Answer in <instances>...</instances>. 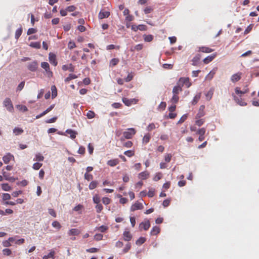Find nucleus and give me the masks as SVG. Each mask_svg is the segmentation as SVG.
Returning a JSON list of instances; mask_svg holds the SVG:
<instances>
[{"label": "nucleus", "instance_id": "7", "mask_svg": "<svg viewBox=\"0 0 259 259\" xmlns=\"http://www.w3.org/2000/svg\"><path fill=\"white\" fill-rule=\"evenodd\" d=\"M49 59L50 62L55 66L57 65L58 62L56 60V56L54 53H50L49 55Z\"/></svg>", "mask_w": 259, "mask_h": 259}, {"label": "nucleus", "instance_id": "37", "mask_svg": "<svg viewBox=\"0 0 259 259\" xmlns=\"http://www.w3.org/2000/svg\"><path fill=\"white\" fill-rule=\"evenodd\" d=\"M83 206L81 204H78L73 209L74 211H77L79 214L81 213V210L83 209Z\"/></svg>", "mask_w": 259, "mask_h": 259}, {"label": "nucleus", "instance_id": "41", "mask_svg": "<svg viewBox=\"0 0 259 259\" xmlns=\"http://www.w3.org/2000/svg\"><path fill=\"white\" fill-rule=\"evenodd\" d=\"M52 226L58 230H60L61 228V225L60 223L57 221H54L52 224Z\"/></svg>", "mask_w": 259, "mask_h": 259}, {"label": "nucleus", "instance_id": "63", "mask_svg": "<svg viewBox=\"0 0 259 259\" xmlns=\"http://www.w3.org/2000/svg\"><path fill=\"white\" fill-rule=\"evenodd\" d=\"M36 31H37L36 29H35V28H29L28 30H27V35H30V34L36 33Z\"/></svg>", "mask_w": 259, "mask_h": 259}, {"label": "nucleus", "instance_id": "48", "mask_svg": "<svg viewBox=\"0 0 259 259\" xmlns=\"http://www.w3.org/2000/svg\"><path fill=\"white\" fill-rule=\"evenodd\" d=\"M95 116V113L93 111H89L87 113V116L89 119H92Z\"/></svg>", "mask_w": 259, "mask_h": 259}, {"label": "nucleus", "instance_id": "32", "mask_svg": "<svg viewBox=\"0 0 259 259\" xmlns=\"http://www.w3.org/2000/svg\"><path fill=\"white\" fill-rule=\"evenodd\" d=\"M13 133L15 135H19L23 133V130L19 127H15L13 130Z\"/></svg>", "mask_w": 259, "mask_h": 259}, {"label": "nucleus", "instance_id": "57", "mask_svg": "<svg viewBox=\"0 0 259 259\" xmlns=\"http://www.w3.org/2000/svg\"><path fill=\"white\" fill-rule=\"evenodd\" d=\"M187 118V115L184 114L183 115L181 118L180 119V120L178 122V124H181L184 122Z\"/></svg>", "mask_w": 259, "mask_h": 259}, {"label": "nucleus", "instance_id": "58", "mask_svg": "<svg viewBox=\"0 0 259 259\" xmlns=\"http://www.w3.org/2000/svg\"><path fill=\"white\" fill-rule=\"evenodd\" d=\"M206 132V130L204 127H202L200 129H199L197 133L199 135V136H204L205 133Z\"/></svg>", "mask_w": 259, "mask_h": 259}, {"label": "nucleus", "instance_id": "34", "mask_svg": "<svg viewBox=\"0 0 259 259\" xmlns=\"http://www.w3.org/2000/svg\"><path fill=\"white\" fill-rule=\"evenodd\" d=\"M44 159V157L40 154L37 153L36 154L35 158L33 159L34 161H42Z\"/></svg>", "mask_w": 259, "mask_h": 259}, {"label": "nucleus", "instance_id": "61", "mask_svg": "<svg viewBox=\"0 0 259 259\" xmlns=\"http://www.w3.org/2000/svg\"><path fill=\"white\" fill-rule=\"evenodd\" d=\"M76 47L75 43L74 41H70L68 44V48L71 50Z\"/></svg>", "mask_w": 259, "mask_h": 259}, {"label": "nucleus", "instance_id": "4", "mask_svg": "<svg viewBox=\"0 0 259 259\" xmlns=\"http://www.w3.org/2000/svg\"><path fill=\"white\" fill-rule=\"evenodd\" d=\"M122 101L123 103L127 106H130L133 104H137L138 102V100L137 99H128L126 98H122Z\"/></svg>", "mask_w": 259, "mask_h": 259}, {"label": "nucleus", "instance_id": "24", "mask_svg": "<svg viewBox=\"0 0 259 259\" xmlns=\"http://www.w3.org/2000/svg\"><path fill=\"white\" fill-rule=\"evenodd\" d=\"M66 133L70 135V137L73 139L76 138L77 133L72 130H67Z\"/></svg>", "mask_w": 259, "mask_h": 259}, {"label": "nucleus", "instance_id": "53", "mask_svg": "<svg viewBox=\"0 0 259 259\" xmlns=\"http://www.w3.org/2000/svg\"><path fill=\"white\" fill-rule=\"evenodd\" d=\"M93 201L96 204H98L100 202V198L98 195H95L93 198Z\"/></svg>", "mask_w": 259, "mask_h": 259}, {"label": "nucleus", "instance_id": "60", "mask_svg": "<svg viewBox=\"0 0 259 259\" xmlns=\"http://www.w3.org/2000/svg\"><path fill=\"white\" fill-rule=\"evenodd\" d=\"M171 154H166L164 156V160L166 162H169L171 160Z\"/></svg>", "mask_w": 259, "mask_h": 259}, {"label": "nucleus", "instance_id": "64", "mask_svg": "<svg viewBox=\"0 0 259 259\" xmlns=\"http://www.w3.org/2000/svg\"><path fill=\"white\" fill-rule=\"evenodd\" d=\"M41 66L44 69H49V68L50 67L49 63L46 62H42L41 64Z\"/></svg>", "mask_w": 259, "mask_h": 259}, {"label": "nucleus", "instance_id": "2", "mask_svg": "<svg viewBox=\"0 0 259 259\" xmlns=\"http://www.w3.org/2000/svg\"><path fill=\"white\" fill-rule=\"evenodd\" d=\"M242 95H235L232 94V96L235 102L240 106H244L247 105V103L245 102L243 99L241 98Z\"/></svg>", "mask_w": 259, "mask_h": 259}, {"label": "nucleus", "instance_id": "13", "mask_svg": "<svg viewBox=\"0 0 259 259\" xmlns=\"http://www.w3.org/2000/svg\"><path fill=\"white\" fill-rule=\"evenodd\" d=\"M201 58L200 54H196L192 60V65L193 66H197L199 64V61Z\"/></svg>", "mask_w": 259, "mask_h": 259}, {"label": "nucleus", "instance_id": "40", "mask_svg": "<svg viewBox=\"0 0 259 259\" xmlns=\"http://www.w3.org/2000/svg\"><path fill=\"white\" fill-rule=\"evenodd\" d=\"M146 241V239L144 237H140L136 242L137 245H141Z\"/></svg>", "mask_w": 259, "mask_h": 259}, {"label": "nucleus", "instance_id": "31", "mask_svg": "<svg viewBox=\"0 0 259 259\" xmlns=\"http://www.w3.org/2000/svg\"><path fill=\"white\" fill-rule=\"evenodd\" d=\"M151 138V136L149 134H146L143 138V143L146 144H147Z\"/></svg>", "mask_w": 259, "mask_h": 259}, {"label": "nucleus", "instance_id": "47", "mask_svg": "<svg viewBox=\"0 0 259 259\" xmlns=\"http://www.w3.org/2000/svg\"><path fill=\"white\" fill-rule=\"evenodd\" d=\"M124 154L127 157H131L135 155V152L133 150H127L124 152Z\"/></svg>", "mask_w": 259, "mask_h": 259}, {"label": "nucleus", "instance_id": "1", "mask_svg": "<svg viewBox=\"0 0 259 259\" xmlns=\"http://www.w3.org/2000/svg\"><path fill=\"white\" fill-rule=\"evenodd\" d=\"M136 130L134 128H129L123 133V137L126 139H131L136 134Z\"/></svg>", "mask_w": 259, "mask_h": 259}, {"label": "nucleus", "instance_id": "54", "mask_svg": "<svg viewBox=\"0 0 259 259\" xmlns=\"http://www.w3.org/2000/svg\"><path fill=\"white\" fill-rule=\"evenodd\" d=\"M102 200V202L105 205H108L110 204L111 202V199L108 197H103Z\"/></svg>", "mask_w": 259, "mask_h": 259}, {"label": "nucleus", "instance_id": "36", "mask_svg": "<svg viewBox=\"0 0 259 259\" xmlns=\"http://www.w3.org/2000/svg\"><path fill=\"white\" fill-rule=\"evenodd\" d=\"M77 77V75L73 74H69L68 76L65 79V82H68L72 79H75Z\"/></svg>", "mask_w": 259, "mask_h": 259}, {"label": "nucleus", "instance_id": "14", "mask_svg": "<svg viewBox=\"0 0 259 259\" xmlns=\"http://www.w3.org/2000/svg\"><path fill=\"white\" fill-rule=\"evenodd\" d=\"M204 106L203 105H202L200 107L199 112L195 116V119L200 118L204 115Z\"/></svg>", "mask_w": 259, "mask_h": 259}, {"label": "nucleus", "instance_id": "16", "mask_svg": "<svg viewBox=\"0 0 259 259\" xmlns=\"http://www.w3.org/2000/svg\"><path fill=\"white\" fill-rule=\"evenodd\" d=\"M119 162V160L117 158L109 160L107 161V164L110 166H115Z\"/></svg>", "mask_w": 259, "mask_h": 259}, {"label": "nucleus", "instance_id": "55", "mask_svg": "<svg viewBox=\"0 0 259 259\" xmlns=\"http://www.w3.org/2000/svg\"><path fill=\"white\" fill-rule=\"evenodd\" d=\"M179 98L178 95H174L172 98H171V101L172 103L176 104L179 101Z\"/></svg>", "mask_w": 259, "mask_h": 259}, {"label": "nucleus", "instance_id": "44", "mask_svg": "<svg viewBox=\"0 0 259 259\" xmlns=\"http://www.w3.org/2000/svg\"><path fill=\"white\" fill-rule=\"evenodd\" d=\"M4 255L10 256L12 254V251L10 249L5 248L2 251Z\"/></svg>", "mask_w": 259, "mask_h": 259}, {"label": "nucleus", "instance_id": "17", "mask_svg": "<svg viewBox=\"0 0 259 259\" xmlns=\"http://www.w3.org/2000/svg\"><path fill=\"white\" fill-rule=\"evenodd\" d=\"M109 16V12L101 11L99 14V18L100 19H102L105 18H108Z\"/></svg>", "mask_w": 259, "mask_h": 259}, {"label": "nucleus", "instance_id": "33", "mask_svg": "<svg viewBox=\"0 0 259 259\" xmlns=\"http://www.w3.org/2000/svg\"><path fill=\"white\" fill-rule=\"evenodd\" d=\"M182 88L180 86H176L173 88L172 93L174 95H178L180 92L182 91Z\"/></svg>", "mask_w": 259, "mask_h": 259}, {"label": "nucleus", "instance_id": "27", "mask_svg": "<svg viewBox=\"0 0 259 259\" xmlns=\"http://www.w3.org/2000/svg\"><path fill=\"white\" fill-rule=\"evenodd\" d=\"M22 31H23V29H22V26H20V28H19L18 29L16 30V31L15 32V39H18V38L20 37V36L22 34Z\"/></svg>", "mask_w": 259, "mask_h": 259}, {"label": "nucleus", "instance_id": "11", "mask_svg": "<svg viewBox=\"0 0 259 259\" xmlns=\"http://www.w3.org/2000/svg\"><path fill=\"white\" fill-rule=\"evenodd\" d=\"M140 228H143L144 230H148L150 227V223L149 220L142 222L140 224Z\"/></svg>", "mask_w": 259, "mask_h": 259}, {"label": "nucleus", "instance_id": "15", "mask_svg": "<svg viewBox=\"0 0 259 259\" xmlns=\"http://www.w3.org/2000/svg\"><path fill=\"white\" fill-rule=\"evenodd\" d=\"M242 73L241 72H238L233 74L231 78V81L233 82H235L239 80L241 78Z\"/></svg>", "mask_w": 259, "mask_h": 259}, {"label": "nucleus", "instance_id": "10", "mask_svg": "<svg viewBox=\"0 0 259 259\" xmlns=\"http://www.w3.org/2000/svg\"><path fill=\"white\" fill-rule=\"evenodd\" d=\"M14 158V156L9 153L3 157V160L5 164H8L12 159Z\"/></svg>", "mask_w": 259, "mask_h": 259}, {"label": "nucleus", "instance_id": "9", "mask_svg": "<svg viewBox=\"0 0 259 259\" xmlns=\"http://www.w3.org/2000/svg\"><path fill=\"white\" fill-rule=\"evenodd\" d=\"M38 67V64L36 61L31 62L28 65V68L31 71H35Z\"/></svg>", "mask_w": 259, "mask_h": 259}, {"label": "nucleus", "instance_id": "62", "mask_svg": "<svg viewBox=\"0 0 259 259\" xmlns=\"http://www.w3.org/2000/svg\"><path fill=\"white\" fill-rule=\"evenodd\" d=\"M11 199V195L8 193H4L3 195V199L4 201L8 200Z\"/></svg>", "mask_w": 259, "mask_h": 259}, {"label": "nucleus", "instance_id": "45", "mask_svg": "<svg viewBox=\"0 0 259 259\" xmlns=\"http://www.w3.org/2000/svg\"><path fill=\"white\" fill-rule=\"evenodd\" d=\"M84 179H85L86 180L90 181H91L93 180V176L92 174H90L88 172H85L84 175Z\"/></svg>", "mask_w": 259, "mask_h": 259}, {"label": "nucleus", "instance_id": "19", "mask_svg": "<svg viewBox=\"0 0 259 259\" xmlns=\"http://www.w3.org/2000/svg\"><path fill=\"white\" fill-rule=\"evenodd\" d=\"M109 229V227L107 226L102 225L100 227H97L95 228V231H98L101 233L106 232Z\"/></svg>", "mask_w": 259, "mask_h": 259}, {"label": "nucleus", "instance_id": "52", "mask_svg": "<svg viewBox=\"0 0 259 259\" xmlns=\"http://www.w3.org/2000/svg\"><path fill=\"white\" fill-rule=\"evenodd\" d=\"M42 165V163L36 162L33 164L32 167L35 170H38L41 167Z\"/></svg>", "mask_w": 259, "mask_h": 259}, {"label": "nucleus", "instance_id": "6", "mask_svg": "<svg viewBox=\"0 0 259 259\" xmlns=\"http://www.w3.org/2000/svg\"><path fill=\"white\" fill-rule=\"evenodd\" d=\"M143 208V204L138 202H136L134 204H133L131 207V211H135V210H138V209H142Z\"/></svg>", "mask_w": 259, "mask_h": 259}, {"label": "nucleus", "instance_id": "56", "mask_svg": "<svg viewBox=\"0 0 259 259\" xmlns=\"http://www.w3.org/2000/svg\"><path fill=\"white\" fill-rule=\"evenodd\" d=\"M2 189L5 191H10L11 189V187L8 184H4L2 185Z\"/></svg>", "mask_w": 259, "mask_h": 259}, {"label": "nucleus", "instance_id": "12", "mask_svg": "<svg viewBox=\"0 0 259 259\" xmlns=\"http://www.w3.org/2000/svg\"><path fill=\"white\" fill-rule=\"evenodd\" d=\"M214 51L213 49H212L209 47L202 46L199 48L198 51L204 53H211Z\"/></svg>", "mask_w": 259, "mask_h": 259}, {"label": "nucleus", "instance_id": "35", "mask_svg": "<svg viewBox=\"0 0 259 259\" xmlns=\"http://www.w3.org/2000/svg\"><path fill=\"white\" fill-rule=\"evenodd\" d=\"M52 91V97L53 99L55 98L57 95V88L55 85H52L51 87Z\"/></svg>", "mask_w": 259, "mask_h": 259}, {"label": "nucleus", "instance_id": "20", "mask_svg": "<svg viewBox=\"0 0 259 259\" xmlns=\"http://www.w3.org/2000/svg\"><path fill=\"white\" fill-rule=\"evenodd\" d=\"M249 92V89H245L244 90H243V91H241L240 90V89L238 87H236L235 89V94L237 95H243V94H246L247 93H248Z\"/></svg>", "mask_w": 259, "mask_h": 259}, {"label": "nucleus", "instance_id": "26", "mask_svg": "<svg viewBox=\"0 0 259 259\" xmlns=\"http://www.w3.org/2000/svg\"><path fill=\"white\" fill-rule=\"evenodd\" d=\"M180 81L182 82L183 84H185L188 88L191 85L189 78H181L180 79Z\"/></svg>", "mask_w": 259, "mask_h": 259}, {"label": "nucleus", "instance_id": "43", "mask_svg": "<svg viewBox=\"0 0 259 259\" xmlns=\"http://www.w3.org/2000/svg\"><path fill=\"white\" fill-rule=\"evenodd\" d=\"M205 122V119L202 118V119H196V121H195V124L199 126H201L203 124V123H204Z\"/></svg>", "mask_w": 259, "mask_h": 259}, {"label": "nucleus", "instance_id": "25", "mask_svg": "<svg viewBox=\"0 0 259 259\" xmlns=\"http://www.w3.org/2000/svg\"><path fill=\"white\" fill-rule=\"evenodd\" d=\"M119 62V60L118 58H113L110 61L109 67H112L116 65Z\"/></svg>", "mask_w": 259, "mask_h": 259}, {"label": "nucleus", "instance_id": "29", "mask_svg": "<svg viewBox=\"0 0 259 259\" xmlns=\"http://www.w3.org/2000/svg\"><path fill=\"white\" fill-rule=\"evenodd\" d=\"M143 48V44H138V45H137L136 46L134 47V48H131V51L132 52H134L135 51V50L137 51H139L140 50H141Z\"/></svg>", "mask_w": 259, "mask_h": 259}, {"label": "nucleus", "instance_id": "3", "mask_svg": "<svg viewBox=\"0 0 259 259\" xmlns=\"http://www.w3.org/2000/svg\"><path fill=\"white\" fill-rule=\"evenodd\" d=\"M4 106L7 108V109L12 112L14 110V107L11 99L9 98H6L3 102Z\"/></svg>", "mask_w": 259, "mask_h": 259}, {"label": "nucleus", "instance_id": "18", "mask_svg": "<svg viewBox=\"0 0 259 259\" xmlns=\"http://www.w3.org/2000/svg\"><path fill=\"white\" fill-rule=\"evenodd\" d=\"M217 70V68H213L205 77V79L206 80H211L213 77L214 75L215 74V72Z\"/></svg>", "mask_w": 259, "mask_h": 259}, {"label": "nucleus", "instance_id": "49", "mask_svg": "<svg viewBox=\"0 0 259 259\" xmlns=\"http://www.w3.org/2000/svg\"><path fill=\"white\" fill-rule=\"evenodd\" d=\"M162 176V174L161 172H157L153 178V180L154 181H158L161 179Z\"/></svg>", "mask_w": 259, "mask_h": 259}, {"label": "nucleus", "instance_id": "46", "mask_svg": "<svg viewBox=\"0 0 259 259\" xmlns=\"http://www.w3.org/2000/svg\"><path fill=\"white\" fill-rule=\"evenodd\" d=\"M55 255V251H51L47 255H45L42 259H48L49 258H54Z\"/></svg>", "mask_w": 259, "mask_h": 259}, {"label": "nucleus", "instance_id": "38", "mask_svg": "<svg viewBox=\"0 0 259 259\" xmlns=\"http://www.w3.org/2000/svg\"><path fill=\"white\" fill-rule=\"evenodd\" d=\"M29 46L36 49H40L41 47L40 43L39 42H31Z\"/></svg>", "mask_w": 259, "mask_h": 259}, {"label": "nucleus", "instance_id": "23", "mask_svg": "<svg viewBox=\"0 0 259 259\" xmlns=\"http://www.w3.org/2000/svg\"><path fill=\"white\" fill-rule=\"evenodd\" d=\"M160 232V228L158 226H154L152 228L150 232V234L151 235H156Z\"/></svg>", "mask_w": 259, "mask_h": 259}, {"label": "nucleus", "instance_id": "8", "mask_svg": "<svg viewBox=\"0 0 259 259\" xmlns=\"http://www.w3.org/2000/svg\"><path fill=\"white\" fill-rule=\"evenodd\" d=\"M217 55V54L215 53L212 54V55H211L210 56L206 57L203 60V63L205 64H208L215 58Z\"/></svg>", "mask_w": 259, "mask_h": 259}, {"label": "nucleus", "instance_id": "22", "mask_svg": "<svg viewBox=\"0 0 259 259\" xmlns=\"http://www.w3.org/2000/svg\"><path fill=\"white\" fill-rule=\"evenodd\" d=\"M149 176V173L147 171H143L139 174V178L141 179L142 180H145L148 178Z\"/></svg>", "mask_w": 259, "mask_h": 259}, {"label": "nucleus", "instance_id": "21", "mask_svg": "<svg viewBox=\"0 0 259 259\" xmlns=\"http://www.w3.org/2000/svg\"><path fill=\"white\" fill-rule=\"evenodd\" d=\"M62 69L64 71L69 70L70 72H73L74 68L72 64H70L68 65H64L62 66Z\"/></svg>", "mask_w": 259, "mask_h": 259}, {"label": "nucleus", "instance_id": "50", "mask_svg": "<svg viewBox=\"0 0 259 259\" xmlns=\"http://www.w3.org/2000/svg\"><path fill=\"white\" fill-rule=\"evenodd\" d=\"M166 106V103L164 102H162L159 105V106L158 107V109L159 110H164L165 109Z\"/></svg>", "mask_w": 259, "mask_h": 259}, {"label": "nucleus", "instance_id": "39", "mask_svg": "<svg viewBox=\"0 0 259 259\" xmlns=\"http://www.w3.org/2000/svg\"><path fill=\"white\" fill-rule=\"evenodd\" d=\"M98 185V182L96 181H92L89 186L90 190H93L97 187Z\"/></svg>", "mask_w": 259, "mask_h": 259}, {"label": "nucleus", "instance_id": "5", "mask_svg": "<svg viewBox=\"0 0 259 259\" xmlns=\"http://www.w3.org/2000/svg\"><path fill=\"white\" fill-rule=\"evenodd\" d=\"M133 238V236L128 229H126L123 233V239L125 241H130Z\"/></svg>", "mask_w": 259, "mask_h": 259}, {"label": "nucleus", "instance_id": "42", "mask_svg": "<svg viewBox=\"0 0 259 259\" xmlns=\"http://www.w3.org/2000/svg\"><path fill=\"white\" fill-rule=\"evenodd\" d=\"M131 248V244L130 243H128L125 245V246L122 251V253H125L127 252Z\"/></svg>", "mask_w": 259, "mask_h": 259}, {"label": "nucleus", "instance_id": "28", "mask_svg": "<svg viewBox=\"0 0 259 259\" xmlns=\"http://www.w3.org/2000/svg\"><path fill=\"white\" fill-rule=\"evenodd\" d=\"M80 231L77 229H71L68 232L69 235H77L79 234Z\"/></svg>", "mask_w": 259, "mask_h": 259}, {"label": "nucleus", "instance_id": "51", "mask_svg": "<svg viewBox=\"0 0 259 259\" xmlns=\"http://www.w3.org/2000/svg\"><path fill=\"white\" fill-rule=\"evenodd\" d=\"M95 208L96 209V211L98 213H100L101 212V211L103 209V207L101 203L97 204V205L95 206Z\"/></svg>", "mask_w": 259, "mask_h": 259}, {"label": "nucleus", "instance_id": "59", "mask_svg": "<svg viewBox=\"0 0 259 259\" xmlns=\"http://www.w3.org/2000/svg\"><path fill=\"white\" fill-rule=\"evenodd\" d=\"M103 235L101 234H96L94 236V239L97 241H100L103 239Z\"/></svg>", "mask_w": 259, "mask_h": 259}, {"label": "nucleus", "instance_id": "30", "mask_svg": "<svg viewBox=\"0 0 259 259\" xmlns=\"http://www.w3.org/2000/svg\"><path fill=\"white\" fill-rule=\"evenodd\" d=\"M144 39L146 42H151L153 39V36L151 34L149 35H144Z\"/></svg>", "mask_w": 259, "mask_h": 259}]
</instances>
